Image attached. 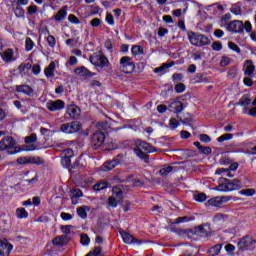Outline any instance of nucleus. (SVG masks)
Instances as JSON below:
<instances>
[{
  "instance_id": "58",
  "label": "nucleus",
  "mask_w": 256,
  "mask_h": 256,
  "mask_svg": "<svg viewBox=\"0 0 256 256\" xmlns=\"http://www.w3.org/2000/svg\"><path fill=\"white\" fill-rule=\"evenodd\" d=\"M60 217L61 219H63V221H71V219H73V216L71 214L65 212H62L60 214Z\"/></svg>"
},
{
  "instance_id": "42",
  "label": "nucleus",
  "mask_w": 256,
  "mask_h": 256,
  "mask_svg": "<svg viewBox=\"0 0 256 256\" xmlns=\"http://www.w3.org/2000/svg\"><path fill=\"white\" fill-rule=\"evenodd\" d=\"M60 131L62 133H66L67 135H71V126L70 123L62 124L60 127Z\"/></svg>"
},
{
  "instance_id": "18",
  "label": "nucleus",
  "mask_w": 256,
  "mask_h": 256,
  "mask_svg": "<svg viewBox=\"0 0 256 256\" xmlns=\"http://www.w3.org/2000/svg\"><path fill=\"white\" fill-rule=\"evenodd\" d=\"M255 73V65H253V61L246 60L245 66H244V75L247 77H253Z\"/></svg>"
},
{
  "instance_id": "1",
  "label": "nucleus",
  "mask_w": 256,
  "mask_h": 256,
  "mask_svg": "<svg viewBox=\"0 0 256 256\" xmlns=\"http://www.w3.org/2000/svg\"><path fill=\"white\" fill-rule=\"evenodd\" d=\"M157 151L159 150L148 142L141 139L135 141L134 153L139 157V159L144 161V163H149V155L146 153H157Z\"/></svg>"
},
{
  "instance_id": "27",
  "label": "nucleus",
  "mask_w": 256,
  "mask_h": 256,
  "mask_svg": "<svg viewBox=\"0 0 256 256\" xmlns=\"http://www.w3.org/2000/svg\"><path fill=\"white\" fill-rule=\"evenodd\" d=\"M109 187V183L107 181H100L94 184L93 189L94 191H103V189H107Z\"/></svg>"
},
{
  "instance_id": "3",
  "label": "nucleus",
  "mask_w": 256,
  "mask_h": 256,
  "mask_svg": "<svg viewBox=\"0 0 256 256\" xmlns=\"http://www.w3.org/2000/svg\"><path fill=\"white\" fill-rule=\"evenodd\" d=\"M218 183L219 185L214 188V191H221L223 193L239 191L242 187L241 180L239 179L229 180L227 178H219Z\"/></svg>"
},
{
  "instance_id": "30",
  "label": "nucleus",
  "mask_w": 256,
  "mask_h": 256,
  "mask_svg": "<svg viewBox=\"0 0 256 256\" xmlns=\"http://www.w3.org/2000/svg\"><path fill=\"white\" fill-rule=\"evenodd\" d=\"M16 215L18 219H27V217H29V212H27L25 208H18L16 210Z\"/></svg>"
},
{
  "instance_id": "46",
  "label": "nucleus",
  "mask_w": 256,
  "mask_h": 256,
  "mask_svg": "<svg viewBox=\"0 0 256 256\" xmlns=\"http://www.w3.org/2000/svg\"><path fill=\"white\" fill-rule=\"evenodd\" d=\"M33 66L30 63H26V64H21L18 69L20 71V73H25V71H29L31 70Z\"/></svg>"
},
{
  "instance_id": "62",
  "label": "nucleus",
  "mask_w": 256,
  "mask_h": 256,
  "mask_svg": "<svg viewBox=\"0 0 256 256\" xmlns=\"http://www.w3.org/2000/svg\"><path fill=\"white\" fill-rule=\"evenodd\" d=\"M243 83L246 87H253V80L249 76L243 79Z\"/></svg>"
},
{
  "instance_id": "47",
  "label": "nucleus",
  "mask_w": 256,
  "mask_h": 256,
  "mask_svg": "<svg viewBox=\"0 0 256 256\" xmlns=\"http://www.w3.org/2000/svg\"><path fill=\"white\" fill-rule=\"evenodd\" d=\"M171 171H173V167H171V166L164 167V168L160 169V175H162V177H165L169 173H171Z\"/></svg>"
},
{
  "instance_id": "6",
  "label": "nucleus",
  "mask_w": 256,
  "mask_h": 256,
  "mask_svg": "<svg viewBox=\"0 0 256 256\" xmlns=\"http://www.w3.org/2000/svg\"><path fill=\"white\" fill-rule=\"evenodd\" d=\"M90 63L95 67H100V69H104L109 65V60L103 54H94L90 56Z\"/></svg>"
},
{
  "instance_id": "59",
  "label": "nucleus",
  "mask_w": 256,
  "mask_h": 256,
  "mask_svg": "<svg viewBox=\"0 0 256 256\" xmlns=\"http://www.w3.org/2000/svg\"><path fill=\"white\" fill-rule=\"evenodd\" d=\"M176 93H183L185 91V84L179 83L175 86Z\"/></svg>"
},
{
  "instance_id": "54",
  "label": "nucleus",
  "mask_w": 256,
  "mask_h": 256,
  "mask_svg": "<svg viewBox=\"0 0 256 256\" xmlns=\"http://www.w3.org/2000/svg\"><path fill=\"white\" fill-rule=\"evenodd\" d=\"M18 165H29V157H20L17 159Z\"/></svg>"
},
{
  "instance_id": "25",
  "label": "nucleus",
  "mask_w": 256,
  "mask_h": 256,
  "mask_svg": "<svg viewBox=\"0 0 256 256\" xmlns=\"http://www.w3.org/2000/svg\"><path fill=\"white\" fill-rule=\"evenodd\" d=\"M87 211H90V208L88 206L79 207L77 209L78 217H81V219H87Z\"/></svg>"
},
{
  "instance_id": "49",
  "label": "nucleus",
  "mask_w": 256,
  "mask_h": 256,
  "mask_svg": "<svg viewBox=\"0 0 256 256\" xmlns=\"http://www.w3.org/2000/svg\"><path fill=\"white\" fill-rule=\"evenodd\" d=\"M228 47L229 49H231L232 51H235V53H241V48H239L237 46V44H235V42H229L228 43Z\"/></svg>"
},
{
  "instance_id": "40",
  "label": "nucleus",
  "mask_w": 256,
  "mask_h": 256,
  "mask_svg": "<svg viewBox=\"0 0 256 256\" xmlns=\"http://www.w3.org/2000/svg\"><path fill=\"white\" fill-rule=\"evenodd\" d=\"M15 16L19 18L25 17V10L21 6H17L14 10Z\"/></svg>"
},
{
  "instance_id": "53",
  "label": "nucleus",
  "mask_w": 256,
  "mask_h": 256,
  "mask_svg": "<svg viewBox=\"0 0 256 256\" xmlns=\"http://www.w3.org/2000/svg\"><path fill=\"white\" fill-rule=\"evenodd\" d=\"M169 126L171 129H177L179 127V122L175 118H171L169 121Z\"/></svg>"
},
{
  "instance_id": "2",
  "label": "nucleus",
  "mask_w": 256,
  "mask_h": 256,
  "mask_svg": "<svg viewBox=\"0 0 256 256\" xmlns=\"http://www.w3.org/2000/svg\"><path fill=\"white\" fill-rule=\"evenodd\" d=\"M221 27L227 29L229 33H243L244 30L246 33H251L253 31V25L250 21L243 23L241 20H233L228 24H221Z\"/></svg>"
},
{
  "instance_id": "12",
  "label": "nucleus",
  "mask_w": 256,
  "mask_h": 256,
  "mask_svg": "<svg viewBox=\"0 0 256 256\" xmlns=\"http://www.w3.org/2000/svg\"><path fill=\"white\" fill-rule=\"evenodd\" d=\"M120 235L122 237V241L126 243V245H143V241L136 239L133 235L129 234V232L120 231Z\"/></svg>"
},
{
  "instance_id": "19",
  "label": "nucleus",
  "mask_w": 256,
  "mask_h": 256,
  "mask_svg": "<svg viewBox=\"0 0 256 256\" xmlns=\"http://www.w3.org/2000/svg\"><path fill=\"white\" fill-rule=\"evenodd\" d=\"M66 113L67 115H69V117H71V119H77V117H79V114L81 113V110L75 105H70L67 107Z\"/></svg>"
},
{
  "instance_id": "35",
  "label": "nucleus",
  "mask_w": 256,
  "mask_h": 256,
  "mask_svg": "<svg viewBox=\"0 0 256 256\" xmlns=\"http://www.w3.org/2000/svg\"><path fill=\"white\" fill-rule=\"evenodd\" d=\"M169 67H173V63L172 64L165 63L162 66L155 68L154 73H164L165 69H169Z\"/></svg>"
},
{
  "instance_id": "45",
  "label": "nucleus",
  "mask_w": 256,
  "mask_h": 256,
  "mask_svg": "<svg viewBox=\"0 0 256 256\" xmlns=\"http://www.w3.org/2000/svg\"><path fill=\"white\" fill-rule=\"evenodd\" d=\"M80 242H81V245H84L85 247H87V245H89L91 240L89 239V236L87 234H82L80 237Z\"/></svg>"
},
{
  "instance_id": "11",
  "label": "nucleus",
  "mask_w": 256,
  "mask_h": 256,
  "mask_svg": "<svg viewBox=\"0 0 256 256\" xmlns=\"http://www.w3.org/2000/svg\"><path fill=\"white\" fill-rule=\"evenodd\" d=\"M46 107L48 111L51 112L63 111V109H65V102L63 100H50L46 103Z\"/></svg>"
},
{
  "instance_id": "5",
  "label": "nucleus",
  "mask_w": 256,
  "mask_h": 256,
  "mask_svg": "<svg viewBox=\"0 0 256 256\" xmlns=\"http://www.w3.org/2000/svg\"><path fill=\"white\" fill-rule=\"evenodd\" d=\"M237 245L239 251H249V249L255 247V239L251 236H244L238 241Z\"/></svg>"
},
{
  "instance_id": "38",
  "label": "nucleus",
  "mask_w": 256,
  "mask_h": 256,
  "mask_svg": "<svg viewBox=\"0 0 256 256\" xmlns=\"http://www.w3.org/2000/svg\"><path fill=\"white\" fill-rule=\"evenodd\" d=\"M228 65H231V58L222 56L220 59V67H227Z\"/></svg>"
},
{
  "instance_id": "14",
  "label": "nucleus",
  "mask_w": 256,
  "mask_h": 256,
  "mask_svg": "<svg viewBox=\"0 0 256 256\" xmlns=\"http://www.w3.org/2000/svg\"><path fill=\"white\" fill-rule=\"evenodd\" d=\"M16 92L27 95V97H33V95H35V89L27 84L17 85Z\"/></svg>"
},
{
  "instance_id": "36",
  "label": "nucleus",
  "mask_w": 256,
  "mask_h": 256,
  "mask_svg": "<svg viewBox=\"0 0 256 256\" xmlns=\"http://www.w3.org/2000/svg\"><path fill=\"white\" fill-rule=\"evenodd\" d=\"M46 41H47L49 47H51V49H54V47L57 45V40L55 39V36H53V35H48Z\"/></svg>"
},
{
  "instance_id": "48",
  "label": "nucleus",
  "mask_w": 256,
  "mask_h": 256,
  "mask_svg": "<svg viewBox=\"0 0 256 256\" xmlns=\"http://www.w3.org/2000/svg\"><path fill=\"white\" fill-rule=\"evenodd\" d=\"M37 142V134H31L25 137V143H35Z\"/></svg>"
},
{
  "instance_id": "60",
  "label": "nucleus",
  "mask_w": 256,
  "mask_h": 256,
  "mask_svg": "<svg viewBox=\"0 0 256 256\" xmlns=\"http://www.w3.org/2000/svg\"><path fill=\"white\" fill-rule=\"evenodd\" d=\"M212 49L213 51H221V49H223V44H221V42H214L212 44Z\"/></svg>"
},
{
  "instance_id": "29",
  "label": "nucleus",
  "mask_w": 256,
  "mask_h": 256,
  "mask_svg": "<svg viewBox=\"0 0 256 256\" xmlns=\"http://www.w3.org/2000/svg\"><path fill=\"white\" fill-rule=\"evenodd\" d=\"M65 17H67V10L62 8L56 13L54 19L55 21H63Z\"/></svg>"
},
{
  "instance_id": "22",
  "label": "nucleus",
  "mask_w": 256,
  "mask_h": 256,
  "mask_svg": "<svg viewBox=\"0 0 256 256\" xmlns=\"http://www.w3.org/2000/svg\"><path fill=\"white\" fill-rule=\"evenodd\" d=\"M44 74L47 79H52V77H55V62H51L48 67L44 69Z\"/></svg>"
},
{
  "instance_id": "16",
  "label": "nucleus",
  "mask_w": 256,
  "mask_h": 256,
  "mask_svg": "<svg viewBox=\"0 0 256 256\" xmlns=\"http://www.w3.org/2000/svg\"><path fill=\"white\" fill-rule=\"evenodd\" d=\"M11 251H13V245L7 240H0V256H9Z\"/></svg>"
},
{
  "instance_id": "43",
  "label": "nucleus",
  "mask_w": 256,
  "mask_h": 256,
  "mask_svg": "<svg viewBox=\"0 0 256 256\" xmlns=\"http://www.w3.org/2000/svg\"><path fill=\"white\" fill-rule=\"evenodd\" d=\"M108 205L112 207V209H115V207L119 205V201L114 196H111L108 198Z\"/></svg>"
},
{
  "instance_id": "56",
  "label": "nucleus",
  "mask_w": 256,
  "mask_h": 256,
  "mask_svg": "<svg viewBox=\"0 0 256 256\" xmlns=\"http://www.w3.org/2000/svg\"><path fill=\"white\" fill-rule=\"evenodd\" d=\"M32 73H33V75H39V73H41V65H39V64L33 65Z\"/></svg>"
},
{
  "instance_id": "9",
  "label": "nucleus",
  "mask_w": 256,
  "mask_h": 256,
  "mask_svg": "<svg viewBox=\"0 0 256 256\" xmlns=\"http://www.w3.org/2000/svg\"><path fill=\"white\" fill-rule=\"evenodd\" d=\"M194 235L202 237V239H207L213 235V231H211L209 224H203L194 229Z\"/></svg>"
},
{
  "instance_id": "23",
  "label": "nucleus",
  "mask_w": 256,
  "mask_h": 256,
  "mask_svg": "<svg viewBox=\"0 0 256 256\" xmlns=\"http://www.w3.org/2000/svg\"><path fill=\"white\" fill-rule=\"evenodd\" d=\"M221 249H223V245L221 244H216L212 246L210 249L207 250L208 255L210 256H216L221 253Z\"/></svg>"
},
{
  "instance_id": "21",
  "label": "nucleus",
  "mask_w": 256,
  "mask_h": 256,
  "mask_svg": "<svg viewBox=\"0 0 256 256\" xmlns=\"http://www.w3.org/2000/svg\"><path fill=\"white\" fill-rule=\"evenodd\" d=\"M64 153L65 155H69V156H64L61 160V164L63 165V167L67 169L71 167V157H72L73 150L67 149L64 151Z\"/></svg>"
},
{
  "instance_id": "7",
  "label": "nucleus",
  "mask_w": 256,
  "mask_h": 256,
  "mask_svg": "<svg viewBox=\"0 0 256 256\" xmlns=\"http://www.w3.org/2000/svg\"><path fill=\"white\" fill-rule=\"evenodd\" d=\"M120 69L126 74L133 73L135 71V63L131 61V57L123 56L120 59Z\"/></svg>"
},
{
  "instance_id": "39",
  "label": "nucleus",
  "mask_w": 256,
  "mask_h": 256,
  "mask_svg": "<svg viewBox=\"0 0 256 256\" xmlns=\"http://www.w3.org/2000/svg\"><path fill=\"white\" fill-rule=\"evenodd\" d=\"M233 139V134H223L217 138L218 143H223L224 141H231Z\"/></svg>"
},
{
  "instance_id": "33",
  "label": "nucleus",
  "mask_w": 256,
  "mask_h": 256,
  "mask_svg": "<svg viewBox=\"0 0 256 256\" xmlns=\"http://www.w3.org/2000/svg\"><path fill=\"white\" fill-rule=\"evenodd\" d=\"M5 143H6V149H13V147H15V139H13V137H6L4 138Z\"/></svg>"
},
{
  "instance_id": "10",
  "label": "nucleus",
  "mask_w": 256,
  "mask_h": 256,
  "mask_svg": "<svg viewBox=\"0 0 256 256\" xmlns=\"http://www.w3.org/2000/svg\"><path fill=\"white\" fill-rule=\"evenodd\" d=\"M105 143V133L96 131L93 133L91 138V145L94 149H99Z\"/></svg>"
},
{
  "instance_id": "24",
  "label": "nucleus",
  "mask_w": 256,
  "mask_h": 256,
  "mask_svg": "<svg viewBox=\"0 0 256 256\" xmlns=\"http://www.w3.org/2000/svg\"><path fill=\"white\" fill-rule=\"evenodd\" d=\"M112 197L118 200V203L123 201V190L119 189L118 187H114L112 189Z\"/></svg>"
},
{
  "instance_id": "17",
  "label": "nucleus",
  "mask_w": 256,
  "mask_h": 256,
  "mask_svg": "<svg viewBox=\"0 0 256 256\" xmlns=\"http://www.w3.org/2000/svg\"><path fill=\"white\" fill-rule=\"evenodd\" d=\"M228 216L225 214L218 213L213 217V224L216 225L219 229L227 223Z\"/></svg>"
},
{
  "instance_id": "52",
  "label": "nucleus",
  "mask_w": 256,
  "mask_h": 256,
  "mask_svg": "<svg viewBox=\"0 0 256 256\" xmlns=\"http://www.w3.org/2000/svg\"><path fill=\"white\" fill-rule=\"evenodd\" d=\"M199 139L202 143H211V138L207 134H200Z\"/></svg>"
},
{
  "instance_id": "28",
  "label": "nucleus",
  "mask_w": 256,
  "mask_h": 256,
  "mask_svg": "<svg viewBox=\"0 0 256 256\" xmlns=\"http://www.w3.org/2000/svg\"><path fill=\"white\" fill-rule=\"evenodd\" d=\"M29 163H31L32 165H43V163H45V160L42 157L33 156L29 157Z\"/></svg>"
},
{
  "instance_id": "63",
  "label": "nucleus",
  "mask_w": 256,
  "mask_h": 256,
  "mask_svg": "<svg viewBox=\"0 0 256 256\" xmlns=\"http://www.w3.org/2000/svg\"><path fill=\"white\" fill-rule=\"evenodd\" d=\"M90 25H92L93 27H99V25H101V19L93 18L90 22Z\"/></svg>"
},
{
  "instance_id": "31",
  "label": "nucleus",
  "mask_w": 256,
  "mask_h": 256,
  "mask_svg": "<svg viewBox=\"0 0 256 256\" xmlns=\"http://www.w3.org/2000/svg\"><path fill=\"white\" fill-rule=\"evenodd\" d=\"M81 124L79 122H71L70 123V133H79L81 131Z\"/></svg>"
},
{
  "instance_id": "13",
  "label": "nucleus",
  "mask_w": 256,
  "mask_h": 256,
  "mask_svg": "<svg viewBox=\"0 0 256 256\" xmlns=\"http://www.w3.org/2000/svg\"><path fill=\"white\" fill-rule=\"evenodd\" d=\"M2 61L4 63H13V61H17V56H15V51L13 49L8 48L3 53H0Z\"/></svg>"
},
{
  "instance_id": "4",
  "label": "nucleus",
  "mask_w": 256,
  "mask_h": 256,
  "mask_svg": "<svg viewBox=\"0 0 256 256\" xmlns=\"http://www.w3.org/2000/svg\"><path fill=\"white\" fill-rule=\"evenodd\" d=\"M189 42L194 46V47H205L206 45H209L211 41L209 38L203 34H197L193 31H190L187 33Z\"/></svg>"
},
{
  "instance_id": "64",
  "label": "nucleus",
  "mask_w": 256,
  "mask_h": 256,
  "mask_svg": "<svg viewBox=\"0 0 256 256\" xmlns=\"http://www.w3.org/2000/svg\"><path fill=\"white\" fill-rule=\"evenodd\" d=\"M180 137L181 139H189V137H191V133H189V131H181L180 132Z\"/></svg>"
},
{
  "instance_id": "26",
  "label": "nucleus",
  "mask_w": 256,
  "mask_h": 256,
  "mask_svg": "<svg viewBox=\"0 0 256 256\" xmlns=\"http://www.w3.org/2000/svg\"><path fill=\"white\" fill-rule=\"evenodd\" d=\"M208 205L211 207H221L223 205V199L216 197L208 200Z\"/></svg>"
},
{
  "instance_id": "50",
  "label": "nucleus",
  "mask_w": 256,
  "mask_h": 256,
  "mask_svg": "<svg viewBox=\"0 0 256 256\" xmlns=\"http://www.w3.org/2000/svg\"><path fill=\"white\" fill-rule=\"evenodd\" d=\"M199 153H201L202 155H211L212 153L211 147L202 146L199 150Z\"/></svg>"
},
{
  "instance_id": "55",
  "label": "nucleus",
  "mask_w": 256,
  "mask_h": 256,
  "mask_svg": "<svg viewBox=\"0 0 256 256\" xmlns=\"http://www.w3.org/2000/svg\"><path fill=\"white\" fill-rule=\"evenodd\" d=\"M38 7L36 5H31L27 8L28 10V15H35V13H37L38 11Z\"/></svg>"
},
{
  "instance_id": "44",
  "label": "nucleus",
  "mask_w": 256,
  "mask_h": 256,
  "mask_svg": "<svg viewBox=\"0 0 256 256\" xmlns=\"http://www.w3.org/2000/svg\"><path fill=\"white\" fill-rule=\"evenodd\" d=\"M195 201H198V203H203V201H207V195L205 193H200L194 195Z\"/></svg>"
},
{
  "instance_id": "61",
  "label": "nucleus",
  "mask_w": 256,
  "mask_h": 256,
  "mask_svg": "<svg viewBox=\"0 0 256 256\" xmlns=\"http://www.w3.org/2000/svg\"><path fill=\"white\" fill-rule=\"evenodd\" d=\"M106 23H108V25H115V18H113L112 14L106 15Z\"/></svg>"
},
{
  "instance_id": "32",
  "label": "nucleus",
  "mask_w": 256,
  "mask_h": 256,
  "mask_svg": "<svg viewBox=\"0 0 256 256\" xmlns=\"http://www.w3.org/2000/svg\"><path fill=\"white\" fill-rule=\"evenodd\" d=\"M53 245H57L58 247H63L65 245V236H58L52 240Z\"/></svg>"
},
{
  "instance_id": "51",
  "label": "nucleus",
  "mask_w": 256,
  "mask_h": 256,
  "mask_svg": "<svg viewBox=\"0 0 256 256\" xmlns=\"http://www.w3.org/2000/svg\"><path fill=\"white\" fill-rule=\"evenodd\" d=\"M238 105H240V107H247L248 105H251V99L249 98L241 99L238 102Z\"/></svg>"
},
{
  "instance_id": "37",
  "label": "nucleus",
  "mask_w": 256,
  "mask_h": 256,
  "mask_svg": "<svg viewBox=\"0 0 256 256\" xmlns=\"http://www.w3.org/2000/svg\"><path fill=\"white\" fill-rule=\"evenodd\" d=\"M33 47H35V42H33L31 38H26L25 40L26 51H32Z\"/></svg>"
},
{
  "instance_id": "15",
  "label": "nucleus",
  "mask_w": 256,
  "mask_h": 256,
  "mask_svg": "<svg viewBox=\"0 0 256 256\" xmlns=\"http://www.w3.org/2000/svg\"><path fill=\"white\" fill-rule=\"evenodd\" d=\"M168 109L172 113H176L177 115H179V113H182L185 107L183 106V102L179 100H172L168 105Z\"/></svg>"
},
{
  "instance_id": "57",
  "label": "nucleus",
  "mask_w": 256,
  "mask_h": 256,
  "mask_svg": "<svg viewBox=\"0 0 256 256\" xmlns=\"http://www.w3.org/2000/svg\"><path fill=\"white\" fill-rule=\"evenodd\" d=\"M68 21H70V23H75L76 25H79L80 21L79 18H77V16L70 14L68 16Z\"/></svg>"
},
{
  "instance_id": "34",
  "label": "nucleus",
  "mask_w": 256,
  "mask_h": 256,
  "mask_svg": "<svg viewBox=\"0 0 256 256\" xmlns=\"http://www.w3.org/2000/svg\"><path fill=\"white\" fill-rule=\"evenodd\" d=\"M131 51H132V55H134V57H137V55H143V47H141L139 45L133 46Z\"/></svg>"
},
{
  "instance_id": "41",
  "label": "nucleus",
  "mask_w": 256,
  "mask_h": 256,
  "mask_svg": "<svg viewBox=\"0 0 256 256\" xmlns=\"http://www.w3.org/2000/svg\"><path fill=\"white\" fill-rule=\"evenodd\" d=\"M240 195H244V197H253V195H255V189H243L240 191Z\"/></svg>"
},
{
  "instance_id": "20",
  "label": "nucleus",
  "mask_w": 256,
  "mask_h": 256,
  "mask_svg": "<svg viewBox=\"0 0 256 256\" xmlns=\"http://www.w3.org/2000/svg\"><path fill=\"white\" fill-rule=\"evenodd\" d=\"M74 73L79 77H93L95 75V73H92L91 71H89V69H87L84 66L76 68L74 70Z\"/></svg>"
},
{
  "instance_id": "8",
  "label": "nucleus",
  "mask_w": 256,
  "mask_h": 256,
  "mask_svg": "<svg viewBox=\"0 0 256 256\" xmlns=\"http://www.w3.org/2000/svg\"><path fill=\"white\" fill-rule=\"evenodd\" d=\"M125 159V155L118 154L117 157H115L111 161H107L102 165V171H111V169H115L117 165H121Z\"/></svg>"
}]
</instances>
